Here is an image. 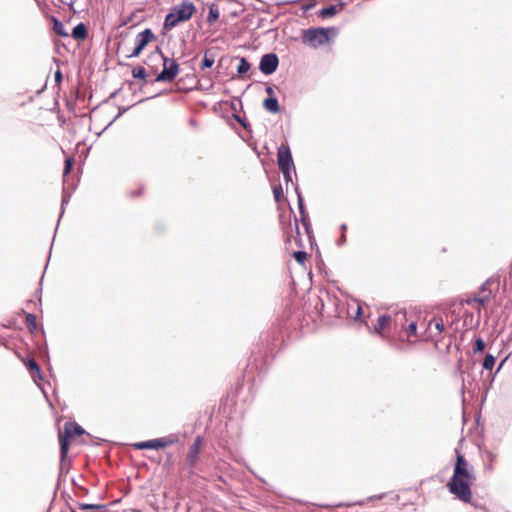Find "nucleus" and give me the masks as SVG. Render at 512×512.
I'll use <instances>...</instances> for the list:
<instances>
[{"label": "nucleus", "instance_id": "obj_1", "mask_svg": "<svg viewBox=\"0 0 512 512\" xmlns=\"http://www.w3.org/2000/svg\"><path fill=\"white\" fill-rule=\"evenodd\" d=\"M476 481V475L469 461L456 450L453 475L447 483V488L456 499L470 503L472 500V486Z\"/></svg>", "mask_w": 512, "mask_h": 512}, {"label": "nucleus", "instance_id": "obj_2", "mask_svg": "<svg viewBox=\"0 0 512 512\" xmlns=\"http://www.w3.org/2000/svg\"><path fill=\"white\" fill-rule=\"evenodd\" d=\"M195 5L190 1H182L180 4L174 6L171 11L166 15L164 20V28L171 30L181 22L191 19L195 12Z\"/></svg>", "mask_w": 512, "mask_h": 512}, {"label": "nucleus", "instance_id": "obj_3", "mask_svg": "<svg viewBox=\"0 0 512 512\" xmlns=\"http://www.w3.org/2000/svg\"><path fill=\"white\" fill-rule=\"evenodd\" d=\"M149 61L162 62L163 69L156 77L157 82H172L179 73V65L174 59L164 57L163 54L157 49L148 57Z\"/></svg>", "mask_w": 512, "mask_h": 512}, {"label": "nucleus", "instance_id": "obj_4", "mask_svg": "<svg viewBox=\"0 0 512 512\" xmlns=\"http://www.w3.org/2000/svg\"><path fill=\"white\" fill-rule=\"evenodd\" d=\"M83 433L84 429L75 422H66L64 424L63 430L59 431L61 461L65 460L71 442Z\"/></svg>", "mask_w": 512, "mask_h": 512}, {"label": "nucleus", "instance_id": "obj_5", "mask_svg": "<svg viewBox=\"0 0 512 512\" xmlns=\"http://www.w3.org/2000/svg\"><path fill=\"white\" fill-rule=\"evenodd\" d=\"M406 320V313L401 311L395 313L393 317L390 315H382L377 319L374 325V331L378 335L384 336L385 333L392 328L394 330L404 328V322H406Z\"/></svg>", "mask_w": 512, "mask_h": 512}, {"label": "nucleus", "instance_id": "obj_6", "mask_svg": "<svg viewBox=\"0 0 512 512\" xmlns=\"http://www.w3.org/2000/svg\"><path fill=\"white\" fill-rule=\"evenodd\" d=\"M329 30L330 29L325 28H310L303 30L302 41L310 47L317 48L329 41Z\"/></svg>", "mask_w": 512, "mask_h": 512}, {"label": "nucleus", "instance_id": "obj_7", "mask_svg": "<svg viewBox=\"0 0 512 512\" xmlns=\"http://www.w3.org/2000/svg\"><path fill=\"white\" fill-rule=\"evenodd\" d=\"M203 445H204L203 438L198 435L194 439V442L189 447L187 455H186V464L190 469L195 468L196 465L198 464L199 455L202 451Z\"/></svg>", "mask_w": 512, "mask_h": 512}, {"label": "nucleus", "instance_id": "obj_8", "mask_svg": "<svg viewBox=\"0 0 512 512\" xmlns=\"http://www.w3.org/2000/svg\"><path fill=\"white\" fill-rule=\"evenodd\" d=\"M155 36L151 29H145L144 31L140 32L135 37V47L132 50V52L128 55V57H138L142 50L146 47L148 43H150L152 40H154Z\"/></svg>", "mask_w": 512, "mask_h": 512}, {"label": "nucleus", "instance_id": "obj_9", "mask_svg": "<svg viewBox=\"0 0 512 512\" xmlns=\"http://www.w3.org/2000/svg\"><path fill=\"white\" fill-rule=\"evenodd\" d=\"M279 60L276 54L269 53L264 55L259 64L260 71L265 75H270L276 71Z\"/></svg>", "mask_w": 512, "mask_h": 512}, {"label": "nucleus", "instance_id": "obj_10", "mask_svg": "<svg viewBox=\"0 0 512 512\" xmlns=\"http://www.w3.org/2000/svg\"><path fill=\"white\" fill-rule=\"evenodd\" d=\"M278 165L279 168H294L293 159L290 148L287 145L282 144L278 148Z\"/></svg>", "mask_w": 512, "mask_h": 512}, {"label": "nucleus", "instance_id": "obj_11", "mask_svg": "<svg viewBox=\"0 0 512 512\" xmlns=\"http://www.w3.org/2000/svg\"><path fill=\"white\" fill-rule=\"evenodd\" d=\"M176 443V439L174 437H163L152 439V449H162L169 446H172Z\"/></svg>", "mask_w": 512, "mask_h": 512}, {"label": "nucleus", "instance_id": "obj_12", "mask_svg": "<svg viewBox=\"0 0 512 512\" xmlns=\"http://www.w3.org/2000/svg\"><path fill=\"white\" fill-rule=\"evenodd\" d=\"M25 365L34 380H36L37 378L41 379L40 366L37 364V362L34 359L27 360L25 362Z\"/></svg>", "mask_w": 512, "mask_h": 512}, {"label": "nucleus", "instance_id": "obj_13", "mask_svg": "<svg viewBox=\"0 0 512 512\" xmlns=\"http://www.w3.org/2000/svg\"><path fill=\"white\" fill-rule=\"evenodd\" d=\"M264 108L271 113L280 111L278 100L275 97H269L264 101Z\"/></svg>", "mask_w": 512, "mask_h": 512}, {"label": "nucleus", "instance_id": "obj_14", "mask_svg": "<svg viewBox=\"0 0 512 512\" xmlns=\"http://www.w3.org/2000/svg\"><path fill=\"white\" fill-rule=\"evenodd\" d=\"M72 36L74 39L83 40L87 36V30L83 23H79L73 28Z\"/></svg>", "mask_w": 512, "mask_h": 512}, {"label": "nucleus", "instance_id": "obj_15", "mask_svg": "<svg viewBox=\"0 0 512 512\" xmlns=\"http://www.w3.org/2000/svg\"><path fill=\"white\" fill-rule=\"evenodd\" d=\"M219 15H220V12H219L218 6L216 4H212L209 7V13H208V17H207V22L209 24L215 23L218 20Z\"/></svg>", "mask_w": 512, "mask_h": 512}, {"label": "nucleus", "instance_id": "obj_16", "mask_svg": "<svg viewBox=\"0 0 512 512\" xmlns=\"http://www.w3.org/2000/svg\"><path fill=\"white\" fill-rule=\"evenodd\" d=\"M53 30L60 36H63V37L68 36V33L65 29V25L57 19H54V21H53Z\"/></svg>", "mask_w": 512, "mask_h": 512}, {"label": "nucleus", "instance_id": "obj_17", "mask_svg": "<svg viewBox=\"0 0 512 512\" xmlns=\"http://www.w3.org/2000/svg\"><path fill=\"white\" fill-rule=\"evenodd\" d=\"M25 324L30 332H34L37 328L36 317L34 314L27 313L25 316Z\"/></svg>", "mask_w": 512, "mask_h": 512}, {"label": "nucleus", "instance_id": "obj_18", "mask_svg": "<svg viewBox=\"0 0 512 512\" xmlns=\"http://www.w3.org/2000/svg\"><path fill=\"white\" fill-rule=\"evenodd\" d=\"M432 324H434V327L437 330L438 334H441L445 329V325H444L442 318H435L432 321H430L428 324L429 330L431 329Z\"/></svg>", "mask_w": 512, "mask_h": 512}, {"label": "nucleus", "instance_id": "obj_19", "mask_svg": "<svg viewBox=\"0 0 512 512\" xmlns=\"http://www.w3.org/2000/svg\"><path fill=\"white\" fill-rule=\"evenodd\" d=\"M250 67H251L250 63L245 58L242 57L239 60V65L237 67V73L239 75H243L249 71Z\"/></svg>", "mask_w": 512, "mask_h": 512}, {"label": "nucleus", "instance_id": "obj_20", "mask_svg": "<svg viewBox=\"0 0 512 512\" xmlns=\"http://www.w3.org/2000/svg\"><path fill=\"white\" fill-rule=\"evenodd\" d=\"M495 361H496V359L493 355L487 354L483 361V367L486 370H491L495 365Z\"/></svg>", "mask_w": 512, "mask_h": 512}, {"label": "nucleus", "instance_id": "obj_21", "mask_svg": "<svg viewBox=\"0 0 512 512\" xmlns=\"http://www.w3.org/2000/svg\"><path fill=\"white\" fill-rule=\"evenodd\" d=\"M132 75L134 78L145 79L146 78V70L142 66H137L132 70Z\"/></svg>", "mask_w": 512, "mask_h": 512}, {"label": "nucleus", "instance_id": "obj_22", "mask_svg": "<svg viewBox=\"0 0 512 512\" xmlns=\"http://www.w3.org/2000/svg\"><path fill=\"white\" fill-rule=\"evenodd\" d=\"M152 446V440L132 444V447L135 448L136 450L152 449Z\"/></svg>", "mask_w": 512, "mask_h": 512}, {"label": "nucleus", "instance_id": "obj_23", "mask_svg": "<svg viewBox=\"0 0 512 512\" xmlns=\"http://www.w3.org/2000/svg\"><path fill=\"white\" fill-rule=\"evenodd\" d=\"M336 14V7L335 6H329L325 7L320 10V15L322 17H330Z\"/></svg>", "mask_w": 512, "mask_h": 512}, {"label": "nucleus", "instance_id": "obj_24", "mask_svg": "<svg viewBox=\"0 0 512 512\" xmlns=\"http://www.w3.org/2000/svg\"><path fill=\"white\" fill-rule=\"evenodd\" d=\"M485 349V342L482 338H477L473 347L474 353H481Z\"/></svg>", "mask_w": 512, "mask_h": 512}, {"label": "nucleus", "instance_id": "obj_25", "mask_svg": "<svg viewBox=\"0 0 512 512\" xmlns=\"http://www.w3.org/2000/svg\"><path fill=\"white\" fill-rule=\"evenodd\" d=\"M79 508L81 510H100L103 508L102 505L100 504H85V503H81L79 504Z\"/></svg>", "mask_w": 512, "mask_h": 512}, {"label": "nucleus", "instance_id": "obj_26", "mask_svg": "<svg viewBox=\"0 0 512 512\" xmlns=\"http://www.w3.org/2000/svg\"><path fill=\"white\" fill-rule=\"evenodd\" d=\"M416 323L415 322H411L407 327L404 325V328L407 332H408V338H410L411 336H415L416 335Z\"/></svg>", "mask_w": 512, "mask_h": 512}, {"label": "nucleus", "instance_id": "obj_27", "mask_svg": "<svg viewBox=\"0 0 512 512\" xmlns=\"http://www.w3.org/2000/svg\"><path fill=\"white\" fill-rule=\"evenodd\" d=\"M280 170L282 171L286 182H292V171L294 168H282Z\"/></svg>", "mask_w": 512, "mask_h": 512}, {"label": "nucleus", "instance_id": "obj_28", "mask_svg": "<svg viewBox=\"0 0 512 512\" xmlns=\"http://www.w3.org/2000/svg\"><path fill=\"white\" fill-rule=\"evenodd\" d=\"M274 198L277 202L280 201L281 197L283 196V191L281 186H275L273 189Z\"/></svg>", "mask_w": 512, "mask_h": 512}, {"label": "nucleus", "instance_id": "obj_29", "mask_svg": "<svg viewBox=\"0 0 512 512\" xmlns=\"http://www.w3.org/2000/svg\"><path fill=\"white\" fill-rule=\"evenodd\" d=\"M493 280L492 279H488L482 286H481V291L482 292H485V291H488V297L489 295L491 294V290H490V286L493 284Z\"/></svg>", "mask_w": 512, "mask_h": 512}, {"label": "nucleus", "instance_id": "obj_30", "mask_svg": "<svg viewBox=\"0 0 512 512\" xmlns=\"http://www.w3.org/2000/svg\"><path fill=\"white\" fill-rule=\"evenodd\" d=\"M213 64H214V59L213 58H209V57H207L205 55L204 58H203V61H202V66L204 68H210V67L213 66Z\"/></svg>", "mask_w": 512, "mask_h": 512}, {"label": "nucleus", "instance_id": "obj_31", "mask_svg": "<svg viewBox=\"0 0 512 512\" xmlns=\"http://www.w3.org/2000/svg\"><path fill=\"white\" fill-rule=\"evenodd\" d=\"M71 168H72V159L68 158L65 161L64 175H67L70 172Z\"/></svg>", "mask_w": 512, "mask_h": 512}, {"label": "nucleus", "instance_id": "obj_32", "mask_svg": "<svg viewBox=\"0 0 512 512\" xmlns=\"http://www.w3.org/2000/svg\"><path fill=\"white\" fill-rule=\"evenodd\" d=\"M296 192H297V195H298L299 209H300L301 214L303 215V214H304V210H303V200H302L301 194L299 193V191H298V189H297V188H296Z\"/></svg>", "mask_w": 512, "mask_h": 512}, {"label": "nucleus", "instance_id": "obj_33", "mask_svg": "<svg viewBox=\"0 0 512 512\" xmlns=\"http://www.w3.org/2000/svg\"><path fill=\"white\" fill-rule=\"evenodd\" d=\"M488 296H483V297H479V298H475L474 301L478 302L480 305H484L487 300H488Z\"/></svg>", "mask_w": 512, "mask_h": 512}, {"label": "nucleus", "instance_id": "obj_34", "mask_svg": "<svg viewBox=\"0 0 512 512\" xmlns=\"http://www.w3.org/2000/svg\"><path fill=\"white\" fill-rule=\"evenodd\" d=\"M292 256H297V257L307 256V253L305 251H295V252H293Z\"/></svg>", "mask_w": 512, "mask_h": 512}, {"label": "nucleus", "instance_id": "obj_35", "mask_svg": "<svg viewBox=\"0 0 512 512\" xmlns=\"http://www.w3.org/2000/svg\"><path fill=\"white\" fill-rule=\"evenodd\" d=\"M61 79H62V74H61L60 70H57L55 73V80L57 82H59V81H61Z\"/></svg>", "mask_w": 512, "mask_h": 512}, {"label": "nucleus", "instance_id": "obj_36", "mask_svg": "<svg viewBox=\"0 0 512 512\" xmlns=\"http://www.w3.org/2000/svg\"><path fill=\"white\" fill-rule=\"evenodd\" d=\"M307 258H302V257H299V258H296V260L300 263V264H304L305 260Z\"/></svg>", "mask_w": 512, "mask_h": 512}, {"label": "nucleus", "instance_id": "obj_37", "mask_svg": "<svg viewBox=\"0 0 512 512\" xmlns=\"http://www.w3.org/2000/svg\"><path fill=\"white\" fill-rule=\"evenodd\" d=\"M266 91H267V93H268L269 95H272V94H273V89H272V87H267V88H266Z\"/></svg>", "mask_w": 512, "mask_h": 512}, {"label": "nucleus", "instance_id": "obj_38", "mask_svg": "<svg viewBox=\"0 0 512 512\" xmlns=\"http://www.w3.org/2000/svg\"><path fill=\"white\" fill-rule=\"evenodd\" d=\"M342 231L344 232L346 230V225L343 224L342 227H341Z\"/></svg>", "mask_w": 512, "mask_h": 512}, {"label": "nucleus", "instance_id": "obj_39", "mask_svg": "<svg viewBox=\"0 0 512 512\" xmlns=\"http://www.w3.org/2000/svg\"><path fill=\"white\" fill-rule=\"evenodd\" d=\"M360 312H361V307H360V306H358V308H357V314H360Z\"/></svg>", "mask_w": 512, "mask_h": 512}]
</instances>
